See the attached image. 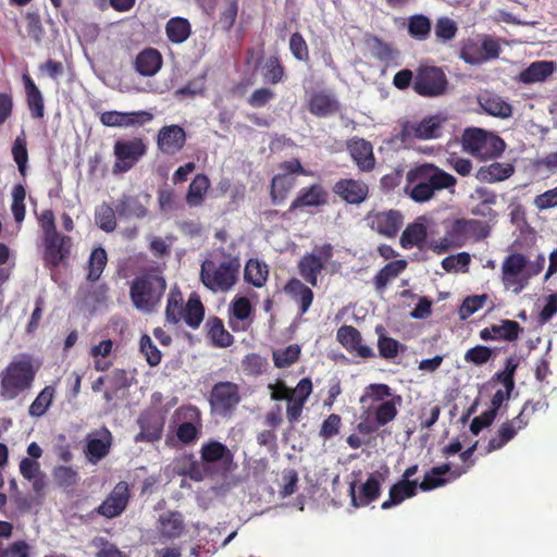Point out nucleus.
<instances>
[{"label": "nucleus", "instance_id": "11", "mask_svg": "<svg viewBox=\"0 0 557 557\" xmlns=\"http://www.w3.org/2000/svg\"><path fill=\"white\" fill-rule=\"evenodd\" d=\"M502 48L499 42L490 35L468 38L462 41L460 58L470 65H479L497 59Z\"/></svg>", "mask_w": 557, "mask_h": 557}, {"label": "nucleus", "instance_id": "58", "mask_svg": "<svg viewBox=\"0 0 557 557\" xmlns=\"http://www.w3.org/2000/svg\"><path fill=\"white\" fill-rule=\"evenodd\" d=\"M54 393L55 389L53 386L48 385L44 387L30 404L28 409L29 416L33 418L42 417L50 408L54 398Z\"/></svg>", "mask_w": 557, "mask_h": 557}, {"label": "nucleus", "instance_id": "62", "mask_svg": "<svg viewBox=\"0 0 557 557\" xmlns=\"http://www.w3.org/2000/svg\"><path fill=\"white\" fill-rule=\"evenodd\" d=\"M396 395L397 394L393 393L392 388L387 384L373 383L366 388V393L360 398V401L364 403L366 399L369 398L373 403H383Z\"/></svg>", "mask_w": 557, "mask_h": 557}, {"label": "nucleus", "instance_id": "53", "mask_svg": "<svg viewBox=\"0 0 557 557\" xmlns=\"http://www.w3.org/2000/svg\"><path fill=\"white\" fill-rule=\"evenodd\" d=\"M367 42L372 55L381 62H394L399 57V51L397 49H395L391 44L383 41L377 36L370 37Z\"/></svg>", "mask_w": 557, "mask_h": 557}, {"label": "nucleus", "instance_id": "52", "mask_svg": "<svg viewBox=\"0 0 557 557\" xmlns=\"http://www.w3.org/2000/svg\"><path fill=\"white\" fill-rule=\"evenodd\" d=\"M295 185L296 178L294 176L282 173L275 174L271 181L270 190V196L273 203L283 201Z\"/></svg>", "mask_w": 557, "mask_h": 557}, {"label": "nucleus", "instance_id": "20", "mask_svg": "<svg viewBox=\"0 0 557 557\" xmlns=\"http://www.w3.org/2000/svg\"><path fill=\"white\" fill-rule=\"evenodd\" d=\"M337 342L346 349V351L361 359H370L375 357L374 350L363 343L360 331L352 325H342L336 332Z\"/></svg>", "mask_w": 557, "mask_h": 557}, {"label": "nucleus", "instance_id": "64", "mask_svg": "<svg viewBox=\"0 0 557 557\" xmlns=\"http://www.w3.org/2000/svg\"><path fill=\"white\" fill-rule=\"evenodd\" d=\"M289 50L292 55L299 62H308L310 59L309 48L304 36L295 32L289 37Z\"/></svg>", "mask_w": 557, "mask_h": 557}, {"label": "nucleus", "instance_id": "56", "mask_svg": "<svg viewBox=\"0 0 557 557\" xmlns=\"http://www.w3.org/2000/svg\"><path fill=\"white\" fill-rule=\"evenodd\" d=\"M116 210L109 203L102 202L95 210V222L106 233H112L116 228Z\"/></svg>", "mask_w": 557, "mask_h": 557}, {"label": "nucleus", "instance_id": "29", "mask_svg": "<svg viewBox=\"0 0 557 557\" xmlns=\"http://www.w3.org/2000/svg\"><path fill=\"white\" fill-rule=\"evenodd\" d=\"M521 325L513 320L504 319L500 324H493L480 331L479 336L482 341H517L522 333Z\"/></svg>", "mask_w": 557, "mask_h": 557}, {"label": "nucleus", "instance_id": "50", "mask_svg": "<svg viewBox=\"0 0 557 557\" xmlns=\"http://www.w3.org/2000/svg\"><path fill=\"white\" fill-rule=\"evenodd\" d=\"M403 404V397L400 395L393 396L391 399H387L381 403L374 409V418L377 426H384L387 423L392 422L397 413L398 407Z\"/></svg>", "mask_w": 557, "mask_h": 557}, {"label": "nucleus", "instance_id": "59", "mask_svg": "<svg viewBox=\"0 0 557 557\" xmlns=\"http://www.w3.org/2000/svg\"><path fill=\"white\" fill-rule=\"evenodd\" d=\"M301 348L298 344H290L283 349L273 351V362L278 369L288 368L298 361Z\"/></svg>", "mask_w": 557, "mask_h": 557}, {"label": "nucleus", "instance_id": "33", "mask_svg": "<svg viewBox=\"0 0 557 557\" xmlns=\"http://www.w3.org/2000/svg\"><path fill=\"white\" fill-rule=\"evenodd\" d=\"M111 445L112 434L106 426L96 431L94 437L87 442L86 453L89 460L97 462L104 458L109 454Z\"/></svg>", "mask_w": 557, "mask_h": 557}, {"label": "nucleus", "instance_id": "41", "mask_svg": "<svg viewBox=\"0 0 557 557\" xmlns=\"http://www.w3.org/2000/svg\"><path fill=\"white\" fill-rule=\"evenodd\" d=\"M115 210L122 219H143L148 212L138 197L125 194L119 198Z\"/></svg>", "mask_w": 557, "mask_h": 557}, {"label": "nucleus", "instance_id": "43", "mask_svg": "<svg viewBox=\"0 0 557 557\" xmlns=\"http://www.w3.org/2000/svg\"><path fill=\"white\" fill-rule=\"evenodd\" d=\"M261 75L265 83L276 85L287 77L286 69L277 54L270 55L261 67Z\"/></svg>", "mask_w": 557, "mask_h": 557}, {"label": "nucleus", "instance_id": "30", "mask_svg": "<svg viewBox=\"0 0 557 557\" xmlns=\"http://www.w3.org/2000/svg\"><path fill=\"white\" fill-rule=\"evenodd\" d=\"M284 293L298 306V314L302 315L310 309L314 294L302 281L289 278L283 287Z\"/></svg>", "mask_w": 557, "mask_h": 557}, {"label": "nucleus", "instance_id": "6", "mask_svg": "<svg viewBox=\"0 0 557 557\" xmlns=\"http://www.w3.org/2000/svg\"><path fill=\"white\" fill-rule=\"evenodd\" d=\"M491 233L486 222L475 219H456L446 227L445 235L441 242V249L461 248L468 242H481Z\"/></svg>", "mask_w": 557, "mask_h": 557}, {"label": "nucleus", "instance_id": "12", "mask_svg": "<svg viewBox=\"0 0 557 557\" xmlns=\"http://www.w3.org/2000/svg\"><path fill=\"white\" fill-rule=\"evenodd\" d=\"M334 247L330 243L315 245L311 252L305 253L298 261L299 275L312 287L318 285V276L333 258Z\"/></svg>", "mask_w": 557, "mask_h": 557}, {"label": "nucleus", "instance_id": "32", "mask_svg": "<svg viewBox=\"0 0 557 557\" xmlns=\"http://www.w3.org/2000/svg\"><path fill=\"white\" fill-rule=\"evenodd\" d=\"M482 110L495 117L508 119L512 115L513 108L502 96L493 92H485L478 98Z\"/></svg>", "mask_w": 557, "mask_h": 557}, {"label": "nucleus", "instance_id": "8", "mask_svg": "<svg viewBox=\"0 0 557 557\" xmlns=\"http://www.w3.org/2000/svg\"><path fill=\"white\" fill-rule=\"evenodd\" d=\"M211 413L221 418H231L242 401L240 387L231 381L216 382L209 395Z\"/></svg>", "mask_w": 557, "mask_h": 557}, {"label": "nucleus", "instance_id": "49", "mask_svg": "<svg viewBox=\"0 0 557 557\" xmlns=\"http://www.w3.org/2000/svg\"><path fill=\"white\" fill-rule=\"evenodd\" d=\"M268 265L258 259H249L245 265L244 278L255 287H262L268 281Z\"/></svg>", "mask_w": 557, "mask_h": 557}, {"label": "nucleus", "instance_id": "51", "mask_svg": "<svg viewBox=\"0 0 557 557\" xmlns=\"http://www.w3.org/2000/svg\"><path fill=\"white\" fill-rule=\"evenodd\" d=\"M205 318V307L196 294H191L185 305L183 319L191 329H198Z\"/></svg>", "mask_w": 557, "mask_h": 557}, {"label": "nucleus", "instance_id": "46", "mask_svg": "<svg viewBox=\"0 0 557 557\" xmlns=\"http://www.w3.org/2000/svg\"><path fill=\"white\" fill-rule=\"evenodd\" d=\"M450 472L453 471L448 462L433 467L424 474L422 482H418V488L428 492L444 486L448 482V479H445L444 475Z\"/></svg>", "mask_w": 557, "mask_h": 557}, {"label": "nucleus", "instance_id": "15", "mask_svg": "<svg viewBox=\"0 0 557 557\" xmlns=\"http://www.w3.org/2000/svg\"><path fill=\"white\" fill-rule=\"evenodd\" d=\"M200 459L206 470L225 475L233 470L234 454L221 442L210 441L202 444Z\"/></svg>", "mask_w": 557, "mask_h": 557}, {"label": "nucleus", "instance_id": "40", "mask_svg": "<svg viewBox=\"0 0 557 557\" xmlns=\"http://www.w3.org/2000/svg\"><path fill=\"white\" fill-rule=\"evenodd\" d=\"M206 329L214 347L226 348L234 343V336L225 329L219 317H210L206 322Z\"/></svg>", "mask_w": 557, "mask_h": 557}, {"label": "nucleus", "instance_id": "2", "mask_svg": "<svg viewBox=\"0 0 557 557\" xmlns=\"http://www.w3.org/2000/svg\"><path fill=\"white\" fill-rule=\"evenodd\" d=\"M166 287L162 270L159 268L144 269L129 283L132 305L141 312H154L160 307Z\"/></svg>", "mask_w": 557, "mask_h": 557}, {"label": "nucleus", "instance_id": "34", "mask_svg": "<svg viewBox=\"0 0 557 557\" xmlns=\"http://www.w3.org/2000/svg\"><path fill=\"white\" fill-rule=\"evenodd\" d=\"M140 432L135 436V442H157L161 438L164 428L162 418L156 414H146L138 418Z\"/></svg>", "mask_w": 557, "mask_h": 557}, {"label": "nucleus", "instance_id": "60", "mask_svg": "<svg viewBox=\"0 0 557 557\" xmlns=\"http://www.w3.org/2000/svg\"><path fill=\"white\" fill-rule=\"evenodd\" d=\"M239 11V0H223L219 23L225 32H230L235 25Z\"/></svg>", "mask_w": 557, "mask_h": 557}, {"label": "nucleus", "instance_id": "35", "mask_svg": "<svg viewBox=\"0 0 557 557\" xmlns=\"http://www.w3.org/2000/svg\"><path fill=\"white\" fill-rule=\"evenodd\" d=\"M162 55L154 48H145L137 54L134 62L136 72L143 76L156 75L162 67Z\"/></svg>", "mask_w": 557, "mask_h": 557}, {"label": "nucleus", "instance_id": "26", "mask_svg": "<svg viewBox=\"0 0 557 557\" xmlns=\"http://www.w3.org/2000/svg\"><path fill=\"white\" fill-rule=\"evenodd\" d=\"M308 111L317 117H329L341 110V103L326 90L313 91L307 102Z\"/></svg>", "mask_w": 557, "mask_h": 557}, {"label": "nucleus", "instance_id": "57", "mask_svg": "<svg viewBox=\"0 0 557 557\" xmlns=\"http://www.w3.org/2000/svg\"><path fill=\"white\" fill-rule=\"evenodd\" d=\"M407 28L410 37L417 40H425L431 34V20L423 14H413L408 18Z\"/></svg>", "mask_w": 557, "mask_h": 557}, {"label": "nucleus", "instance_id": "9", "mask_svg": "<svg viewBox=\"0 0 557 557\" xmlns=\"http://www.w3.org/2000/svg\"><path fill=\"white\" fill-rule=\"evenodd\" d=\"M412 89L421 97L437 98L447 92L448 79L440 66L421 65L416 71Z\"/></svg>", "mask_w": 557, "mask_h": 557}, {"label": "nucleus", "instance_id": "5", "mask_svg": "<svg viewBox=\"0 0 557 557\" xmlns=\"http://www.w3.org/2000/svg\"><path fill=\"white\" fill-rule=\"evenodd\" d=\"M461 146L465 152L481 161L500 157L506 148L503 138L479 127H468L463 131Z\"/></svg>", "mask_w": 557, "mask_h": 557}, {"label": "nucleus", "instance_id": "47", "mask_svg": "<svg viewBox=\"0 0 557 557\" xmlns=\"http://www.w3.org/2000/svg\"><path fill=\"white\" fill-rule=\"evenodd\" d=\"M165 34L173 44H182L187 40L191 34V26L187 18L172 17L165 24Z\"/></svg>", "mask_w": 557, "mask_h": 557}, {"label": "nucleus", "instance_id": "61", "mask_svg": "<svg viewBox=\"0 0 557 557\" xmlns=\"http://www.w3.org/2000/svg\"><path fill=\"white\" fill-rule=\"evenodd\" d=\"M458 32L457 24L454 20L442 16L436 20L434 33L436 39L441 42H447L453 40Z\"/></svg>", "mask_w": 557, "mask_h": 557}, {"label": "nucleus", "instance_id": "39", "mask_svg": "<svg viewBox=\"0 0 557 557\" xmlns=\"http://www.w3.org/2000/svg\"><path fill=\"white\" fill-rule=\"evenodd\" d=\"M554 69L552 61H535L520 72L517 81L523 84L541 83L553 74Z\"/></svg>", "mask_w": 557, "mask_h": 557}, {"label": "nucleus", "instance_id": "13", "mask_svg": "<svg viewBox=\"0 0 557 557\" xmlns=\"http://www.w3.org/2000/svg\"><path fill=\"white\" fill-rule=\"evenodd\" d=\"M528 259L524 255L512 252L502 264V283L506 289L521 293L527 286L531 274L527 272Z\"/></svg>", "mask_w": 557, "mask_h": 557}, {"label": "nucleus", "instance_id": "24", "mask_svg": "<svg viewBox=\"0 0 557 557\" xmlns=\"http://www.w3.org/2000/svg\"><path fill=\"white\" fill-rule=\"evenodd\" d=\"M152 119V113L148 111H106L100 115L101 124L109 127H128L133 125H144L150 122Z\"/></svg>", "mask_w": 557, "mask_h": 557}, {"label": "nucleus", "instance_id": "4", "mask_svg": "<svg viewBox=\"0 0 557 557\" xmlns=\"http://www.w3.org/2000/svg\"><path fill=\"white\" fill-rule=\"evenodd\" d=\"M240 261L226 256L221 262L206 259L200 267V280L212 292H227L238 281Z\"/></svg>", "mask_w": 557, "mask_h": 557}, {"label": "nucleus", "instance_id": "55", "mask_svg": "<svg viewBox=\"0 0 557 557\" xmlns=\"http://www.w3.org/2000/svg\"><path fill=\"white\" fill-rule=\"evenodd\" d=\"M108 263V256L107 251L102 247L94 248L90 252L89 259H88V273H87V280L89 282H97L106 265Z\"/></svg>", "mask_w": 557, "mask_h": 557}, {"label": "nucleus", "instance_id": "7", "mask_svg": "<svg viewBox=\"0 0 557 557\" xmlns=\"http://www.w3.org/2000/svg\"><path fill=\"white\" fill-rule=\"evenodd\" d=\"M547 408L548 403L546 400L525 401L520 412L513 419L503 422L498 428L496 435L490 438L486 446V453H492L503 448L516 437L520 430H523L529 425L531 416L534 412L546 411Z\"/></svg>", "mask_w": 557, "mask_h": 557}, {"label": "nucleus", "instance_id": "48", "mask_svg": "<svg viewBox=\"0 0 557 557\" xmlns=\"http://www.w3.org/2000/svg\"><path fill=\"white\" fill-rule=\"evenodd\" d=\"M185 305L183 295L177 286L171 288L165 307V320L171 324H177L183 319Z\"/></svg>", "mask_w": 557, "mask_h": 557}, {"label": "nucleus", "instance_id": "31", "mask_svg": "<svg viewBox=\"0 0 557 557\" xmlns=\"http://www.w3.org/2000/svg\"><path fill=\"white\" fill-rule=\"evenodd\" d=\"M418 493V480H399L388 491V498L381 505L383 510L400 505L404 500L412 498Z\"/></svg>", "mask_w": 557, "mask_h": 557}, {"label": "nucleus", "instance_id": "16", "mask_svg": "<svg viewBox=\"0 0 557 557\" xmlns=\"http://www.w3.org/2000/svg\"><path fill=\"white\" fill-rule=\"evenodd\" d=\"M185 421L178 424L176 437L184 445L194 444L201 434V411L193 405L182 406L176 410Z\"/></svg>", "mask_w": 557, "mask_h": 557}, {"label": "nucleus", "instance_id": "42", "mask_svg": "<svg viewBox=\"0 0 557 557\" xmlns=\"http://www.w3.org/2000/svg\"><path fill=\"white\" fill-rule=\"evenodd\" d=\"M408 263L405 259H399L386 263L373 277V285L376 292H383L388 283L396 278L406 270Z\"/></svg>", "mask_w": 557, "mask_h": 557}, {"label": "nucleus", "instance_id": "17", "mask_svg": "<svg viewBox=\"0 0 557 557\" xmlns=\"http://www.w3.org/2000/svg\"><path fill=\"white\" fill-rule=\"evenodd\" d=\"M369 227L386 237H395L404 225V215L398 210L371 211L367 214Z\"/></svg>", "mask_w": 557, "mask_h": 557}, {"label": "nucleus", "instance_id": "19", "mask_svg": "<svg viewBox=\"0 0 557 557\" xmlns=\"http://www.w3.org/2000/svg\"><path fill=\"white\" fill-rule=\"evenodd\" d=\"M329 203V193L324 186L314 183L299 189L287 212L305 211L308 208L319 209Z\"/></svg>", "mask_w": 557, "mask_h": 557}, {"label": "nucleus", "instance_id": "25", "mask_svg": "<svg viewBox=\"0 0 557 557\" xmlns=\"http://www.w3.org/2000/svg\"><path fill=\"white\" fill-rule=\"evenodd\" d=\"M184 517L180 511H166L159 516L157 533L161 543L181 537L185 532Z\"/></svg>", "mask_w": 557, "mask_h": 557}, {"label": "nucleus", "instance_id": "22", "mask_svg": "<svg viewBox=\"0 0 557 557\" xmlns=\"http://www.w3.org/2000/svg\"><path fill=\"white\" fill-rule=\"evenodd\" d=\"M333 193L349 205H360L369 197V186L361 180L341 178Z\"/></svg>", "mask_w": 557, "mask_h": 557}, {"label": "nucleus", "instance_id": "38", "mask_svg": "<svg viewBox=\"0 0 557 557\" xmlns=\"http://www.w3.org/2000/svg\"><path fill=\"white\" fill-rule=\"evenodd\" d=\"M515 173V166L510 162H493L490 165L481 166L475 177L480 182L496 183L509 178Z\"/></svg>", "mask_w": 557, "mask_h": 557}, {"label": "nucleus", "instance_id": "23", "mask_svg": "<svg viewBox=\"0 0 557 557\" xmlns=\"http://www.w3.org/2000/svg\"><path fill=\"white\" fill-rule=\"evenodd\" d=\"M186 143V132L180 125H165L161 127L157 136L158 149L164 153L173 156L181 151Z\"/></svg>", "mask_w": 557, "mask_h": 557}, {"label": "nucleus", "instance_id": "54", "mask_svg": "<svg viewBox=\"0 0 557 557\" xmlns=\"http://www.w3.org/2000/svg\"><path fill=\"white\" fill-rule=\"evenodd\" d=\"M426 227L422 223H410L404 230L399 243L405 249H410L414 246H420L426 239Z\"/></svg>", "mask_w": 557, "mask_h": 557}, {"label": "nucleus", "instance_id": "36", "mask_svg": "<svg viewBox=\"0 0 557 557\" xmlns=\"http://www.w3.org/2000/svg\"><path fill=\"white\" fill-rule=\"evenodd\" d=\"M252 305L247 297H235L228 309V324L234 332L246 330L245 325H239L240 322L247 321L252 314Z\"/></svg>", "mask_w": 557, "mask_h": 557}, {"label": "nucleus", "instance_id": "44", "mask_svg": "<svg viewBox=\"0 0 557 557\" xmlns=\"http://www.w3.org/2000/svg\"><path fill=\"white\" fill-rule=\"evenodd\" d=\"M210 188V180L206 174H197L189 184L186 202L189 207H199L203 203L206 194Z\"/></svg>", "mask_w": 557, "mask_h": 557}, {"label": "nucleus", "instance_id": "1", "mask_svg": "<svg viewBox=\"0 0 557 557\" xmlns=\"http://www.w3.org/2000/svg\"><path fill=\"white\" fill-rule=\"evenodd\" d=\"M405 193L419 203L431 200L435 193L455 187L457 180L432 163H423L406 173Z\"/></svg>", "mask_w": 557, "mask_h": 557}, {"label": "nucleus", "instance_id": "18", "mask_svg": "<svg viewBox=\"0 0 557 557\" xmlns=\"http://www.w3.org/2000/svg\"><path fill=\"white\" fill-rule=\"evenodd\" d=\"M131 499L129 485L120 481L109 493L106 499L96 509L97 513L108 519L121 516L127 508Z\"/></svg>", "mask_w": 557, "mask_h": 557}, {"label": "nucleus", "instance_id": "63", "mask_svg": "<svg viewBox=\"0 0 557 557\" xmlns=\"http://www.w3.org/2000/svg\"><path fill=\"white\" fill-rule=\"evenodd\" d=\"M26 197V190L22 184H16L13 187L12 190V205H11V211L14 216V220L17 223H21L24 221L25 218V200Z\"/></svg>", "mask_w": 557, "mask_h": 557}, {"label": "nucleus", "instance_id": "45", "mask_svg": "<svg viewBox=\"0 0 557 557\" xmlns=\"http://www.w3.org/2000/svg\"><path fill=\"white\" fill-rule=\"evenodd\" d=\"M375 332L379 334L377 350L381 358L393 360L400 351L406 350V346L399 341L383 334L384 327L382 325L376 326Z\"/></svg>", "mask_w": 557, "mask_h": 557}, {"label": "nucleus", "instance_id": "21", "mask_svg": "<svg viewBox=\"0 0 557 557\" xmlns=\"http://www.w3.org/2000/svg\"><path fill=\"white\" fill-rule=\"evenodd\" d=\"M383 481L384 476L382 473H371L367 481L359 486L358 493L356 492V483L352 482L349 486L351 505L354 507H364L375 502L381 495V485Z\"/></svg>", "mask_w": 557, "mask_h": 557}, {"label": "nucleus", "instance_id": "14", "mask_svg": "<svg viewBox=\"0 0 557 557\" xmlns=\"http://www.w3.org/2000/svg\"><path fill=\"white\" fill-rule=\"evenodd\" d=\"M147 152V146L141 138L116 140L113 146L115 162L112 172L121 174L128 172Z\"/></svg>", "mask_w": 557, "mask_h": 557}, {"label": "nucleus", "instance_id": "27", "mask_svg": "<svg viewBox=\"0 0 557 557\" xmlns=\"http://www.w3.org/2000/svg\"><path fill=\"white\" fill-rule=\"evenodd\" d=\"M347 150L361 172H371L375 168L373 146L363 138H352L347 143Z\"/></svg>", "mask_w": 557, "mask_h": 557}, {"label": "nucleus", "instance_id": "10", "mask_svg": "<svg viewBox=\"0 0 557 557\" xmlns=\"http://www.w3.org/2000/svg\"><path fill=\"white\" fill-rule=\"evenodd\" d=\"M400 129L396 138L403 144L412 140H431L442 136L443 120L438 115H430L421 121L401 120L399 121Z\"/></svg>", "mask_w": 557, "mask_h": 557}, {"label": "nucleus", "instance_id": "28", "mask_svg": "<svg viewBox=\"0 0 557 557\" xmlns=\"http://www.w3.org/2000/svg\"><path fill=\"white\" fill-rule=\"evenodd\" d=\"M45 252V261L52 265L58 267L63 259L70 255L71 238L58 234L42 237Z\"/></svg>", "mask_w": 557, "mask_h": 557}, {"label": "nucleus", "instance_id": "3", "mask_svg": "<svg viewBox=\"0 0 557 557\" xmlns=\"http://www.w3.org/2000/svg\"><path fill=\"white\" fill-rule=\"evenodd\" d=\"M37 368L29 355L14 358L0 373V395L4 399H14L29 389L34 383Z\"/></svg>", "mask_w": 557, "mask_h": 557}, {"label": "nucleus", "instance_id": "37", "mask_svg": "<svg viewBox=\"0 0 557 557\" xmlns=\"http://www.w3.org/2000/svg\"><path fill=\"white\" fill-rule=\"evenodd\" d=\"M26 102L32 117L41 119L45 115V101L44 96L39 88L36 86L29 74L25 73L22 76Z\"/></svg>", "mask_w": 557, "mask_h": 557}]
</instances>
